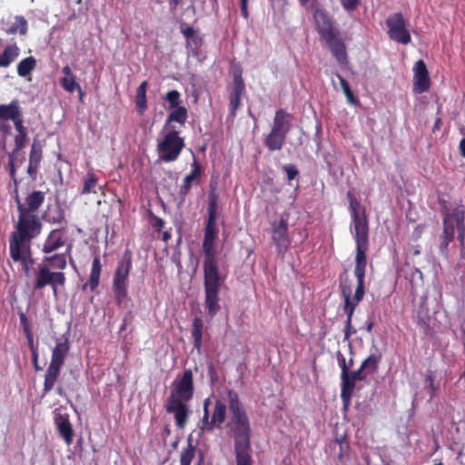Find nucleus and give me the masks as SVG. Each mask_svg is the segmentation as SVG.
<instances>
[{
  "mask_svg": "<svg viewBox=\"0 0 465 465\" xmlns=\"http://www.w3.org/2000/svg\"><path fill=\"white\" fill-rule=\"evenodd\" d=\"M217 218L218 196L212 193L208 199L207 220L204 224L202 243L204 306L211 318L214 317L221 309L219 292L224 282V278L220 272L219 258L215 250L219 235Z\"/></svg>",
  "mask_w": 465,
  "mask_h": 465,
  "instance_id": "nucleus-1",
  "label": "nucleus"
},
{
  "mask_svg": "<svg viewBox=\"0 0 465 465\" xmlns=\"http://www.w3.org/2000/svg\"><path fill=\"white\" fill-rule=\"evenodd\" d=\"M194 394L193 375L191 369H185L179 380L173 383L170 394L165 401L166 412L172 413L174 418L175 426L183 430L192 414L187 402Z\"/></svg>",
  "mask_w": 465,
  "mask_h": 465,
  "instance_id": "nucleus-2",
  "label": "nucleus"
},
{
  "mask_svg": "<svg viewBox=\"0 0 465 465\" xmlns=\"http://www.w3.org/2000/svg\"><path fill=\"white\" fill-rule=\"evenodd\" d=\"M228 405L231 414L227 426L233 437L234 448L251 446V425L246 411L242 404L238 393L233 390H228Z\"/></svg>",
  "mask_w": 465,
  "mask_h": 465,
  "instance_id": "nucleus-3",
  "label": "nucleus"
},
{
  "mask_svg": "<svg viewBox=\"0 0 465 465\" xmlns=\"http://www.w3.org/2000/svg\"><path fill=\"white\" fill-rule=\"evenodd\" d=\"M42 223L36 213L18 212V221L15 225V231L9 235V245L29 246L42 231Z\"/></svg>",
  "mask_w": 465,
  "mask_h": 465,
  "instance_id": "nucleus-4",
  "label": "nucleus"
},
{
  "mask_svg": "<svg viewBox=\"0 0 465 465\" xmlns=\"http://www.w3.org/2000/svg\"><path fill=\"white\" fill-rule=\"evenodd\" d=\"M455 229L458 232V240L463 247L465 240V206L461 201L451 212L446 211L443 214V232L440 242L442 251L446 250L449 243L453 241Z\"/></svg>",
  "mask_w": 465,
  "mask_h": 465,
  "instance_id": "nucleus-5",
  "label": "nucleus"
},
{
  "mask_svg": "<svg viewBox=\"0 0 465 465\" xmlns=\"http://www.w3.org/2000/svg\"><path fill=\"white\" fill-rule=\"evenodd\" d=\"M351 216V231L356 242V248H369V222L365 207L349 191L346 194Z\"/></svg>",
  "mask_w": 465,
  "mask_h": 465,
  "instance_id": "nucleus-6",
  "label": "nucleus"
},
{
  "mask_svg": "<svg viewBox=\"0 0 465 465\" xmlns=\"http://www.w3.org/2000/svg\"><path fill=\"white\" fill-rule=\"evenodd\" d=\"M185 146L184 138L174 128L163 129V135L157 140L156 152L160 161L171 163L176 161Z\"/></svg>",
  "mask_w": 465,
  "mask_h": 465,
  "instance_id": "nucleus-7",
  "label": "nucleus"
},
{
  "mask_svg": "<svg viewBox=\"0 0 465 465\" xmlns=\"http://www.w3.org/2000/svg\"><path fill=\"white\" fill-rule=\"evenodd\" d=\"M133 254L129 249H126L121 259L117 262L116 269L113 278V292L115 302L121 306L127 299L129 274L132 269Z\"/></svg>",
  "mask_w": 465,
  "mask_h": 465,
  "instance_id": "nucleus-8",
  "label": "nucleus"
},
{
  "mask_svg": "<svg viewBox=\"0 0 465 465\" xmlns=\"http://www.w3.org/2000/svg\"><path fill=\"white\" fill-rule=\"evenodd\" d=\"M65 281V274L63 272H52L47 264H41L35 271L33 288L42 290L50 286L54 296L57 297L58 287L64 286Z\"/></svg>",
  "mask_w": 465,
  "mask_h": 465,
  "instance_id": "nucleus-9",
  "label": "nucleus"
},
{
  "mask_svg": "<svg viewBox=\"0 0 465 465\" xmlns=\"http://www.w3.org/2000/svg\"><path fill=\"white\" fill-rule=\"evenodd\" d=\"M388 27V35L391 40L401 45H408L411 41V36L406 27V20L401 13H394L386 19Z\"/></svg>",
  "mask_w": 465,
  "mask_h": 465,
  "instance_id": "nucleus-10",
  "label": "nucleus"
},
{
  "mask_svg": "<svg viewBox=\"0 0 465 465\" xmlns=\"http://www.w3.org/2000/svg\"><path fill=\"white\" fill-rule=\"evenodd\" d=\"M211 404L210 398L203 401V415L202 418V429L212 431L215 427L221 428V425L226 419V405L221 400H217L214 403V409L212 418L210 419L209 406Z\"/></svg>",
  "mask_w": 465,
  "mask_h": 465,
  "instance_id": "nucleus-11",
  "label": "nucleus"
},
{
  "mask_svg": "<svg viewBox=\"0 0 465 465\" xmlns=\"http://www.w3.org/2000/svg\"><path fill=\"white\" fill-rule=\"evenodd\" d=\"M272 241L279 255H283L291 240L288 233V217L282 215L279 220L271 222Z\"/></svg>",
  "mask_w": 465,
  "mask_h": 465,
  "instance_id": "nucleus-12",
  "label": "nucleus"
},
{
  "mask_svg": "<svg viewBox=\"0 0 465 465\" xmlns=\"http://www.w3.org/2000/svg\"><path fill=\"white\" fill-rule=\"evenodd\" d=\"M369 248H356L354 274L357 278V287L353 297L355 306L362 300L365 293L364 279L367 265L366 252Z\"/></svg>",
  "mask_w": 465,
  "mask_h": 465,
  "instance_id": "nucleus-13",
  "label": "nucleus"
},
{
  "mask_svg": "<svg viewBox=\"0 0 465 465\" xmlns=\"http://www.w3.org/2000/svg\"><path fill=\"white\" fill-rule=\"evenodd\" d=\"M15 128L17 132V134L14 137L15 142V147L14 150L9 153V173L14 181V183L15 187L17 186L18 181L15 176V157L16 153L22 150L27 142L28 136H27V129L24 125V119L21 117L20 119H17L15 122H14Z\"/></svg>",
  "mask_w": 465,
  "mask_h": 465,
  "instance_id": "nucleus-14",
  "label": "nucleus"
},
{
  "mask_svg": "<svg viewBox=\"0 0 465 465\" xmlns=\"http://www.w3.org/2000/svg\"><path fill=\"white\" fill-rule=\"evenodd\" d=\"M365 376L366 374L361 368L353 371H349L345 374L341 375V399L345 408H347L351 403V397L356 387V382L363 381Z\"/></svg>",
  "mask_w": 465,
  "mask_h": 465,
  "instance_id": "nucleus-15",
  "label": "nucleus"
},
{
  "mask_svg": "<svg viewBox=\"0 0 465 465\" xmlns=\"http://www.w3.org/2000/svg\"><path fill=\"white\" fill-rule=\"evenodd\" d=\"M45 201V193L42 191H33L22 203L15 189V203L17 212H25L27 213H36L38 209L43 205Z\"/></svg>",
  "mask_w": 465,
  "mask_h": 465,
  "instance_id": "nucleus-16",
  "label": "nucleus"
},
{
  "mask_svg": "<svg viewBox=\"0 0 465 465\" xmlns=\"http://www.w3.org/2000/svg\"><path fill=\"white\" fill-rule=\"evenodd\" d=\"M191 172L183 178V183L181 185L178 195L182 202L185 201L193 184L198 185L203 173L201 163L196 156L193 154V161L191 164Z\"/></svg>",
  "mask_w": 465,
  "mask_h": 465,
  "instance_id": "nucleus-17",
  "label": "nucleus"
},
{
  "mask_svg": "<svg viewBox=\"0 0 465 465\" xmlns=\"http://www.w3.org/2000/svg\"><path fill=\"white\" fill-rule=\"evenodd\" d=\"M311 8L313 11V19L319 34L324 37L335 33L332 28L331 20L327 12L320 7V5L316 0L312 2Z\"/></svg>",
  "mask_w": 465,
  "mask_h": 465,
  "instance_id": "nucleus-18",
  "label": "nucleus"
},
{
  "mask_svg": "<svg viewBox=\"0 0 465 465\" xmlns=\"http://www.w3.org/2000/svg\"><path fill=\"white\" fill-rule=\"evenodd\" d=\"M413 90L417 94L427 92L430 86V79L426 64L423 60H419L413 67Z\"/></svg>",
  "mask_w": 465,
  "mask_h": 465,
  "instance_id": "nucleus-19",
  "label": "nucleus"
},
{
  "mask_svg": "<svg viewBox=\"0 0 465 465\" xmlns=\"http://www.w3.org/2000/svg\"><path fill=\"white\" fill-rule=\"evenodd\" d=\"M245 92V84L242 77V71L234 72L232 80V89L230 94V111L232 115L235 114L236 111L241 105L242 95Z\"/></svg>",
  "mask_w": 465,
  "mask_h": 465,
  "instance_id": "nucleus-20",
  "label": "nucleus"
},
{
  "mask_svg": "<svg viewBox=\"0 0 465 465\" xmlns=\"http://www.w3.org/2000/svg\"><path fill=\"white\" fill-rule=\"evenodd\" d=\"M9 252L11 259L15 262H20L23 271L26 275H28L30 272V267L34 263L31 247L9 245Z\"/></svg>",
  "mask_w": 465,
  "mask_h": 465,
  "instance_id": "nucleus-21",
  "label": "nucleus"
},
{
  "mask_svg": "<svg viewBox=\"0 0 465 465\" xmlns=\"http://www.w3.org/2000/svg\"><path fill=\"white\" fill-rule=\"evenodd\" d=\"M54 424L59 435L63 438L67 445L73 443L74 430L67 413L54 412Z\"/></svg>",
  "mask_w": 465,
  "mask_h": 465,
  "instance_id": "nucleus-22",
  "label": "nucleus"
},
{
  "mask_svg": "<svg viewBox=\"0 0 465 465\" xmlns=\"http://www.w3.org/2000/svg\"><path fill=\"white\" fill-rule=\"evenodd\" d=\"M43 158V148L40 143L36 140L31 144L29 153V163L27 167V173L33 181L36 180L38 168Z\"/></svg>",
  "mask_w": 465,
  "mask_h": 465,
  "instance_id": "nucleus-23",
  "label": "nucleus"
},
{
  "mask_svg": "<svg viewBox=\"0 0 465 465\" xmlns=\"http://www.w3.org/2000/svg\"><path fill=\"white\" fill-rule=\"evenodd\" d=\"M328 44L333 56L339 62L340 64H345L347 63V53L344 43L337 37L335 33L322 37Z\"/></svg>",
  "mask_w": 465,
  "mask_h": 465,
  "instance_id": "nucleus-24",
  "label": "nucleus"
},
{
  "mask_svg": "<svg viewBox=\"0 0 465 465\" xmlns=\"http://www.w3.org/2000/svg\"><path fill=\"white\" fill-rule=\"evenodd\" d=\"M330 448L335 450L338 448V453L334 458L336 465H344L349 460L350 455V444L345 435L336 438L330 442Z\"/></svg>",
  "mask_w": 465,
  "mask_h": 465,
  "instance_id": "nucleus-25",
  "label": "nucleus"
},
{
  "mask_svg": "<svg viewBox=\"0 0 465 465\" xmlns=\"http://www.w3.org/2000/svg\"><path fill=\"white\" fill-rule=\"evenodd\" d=\"M342 294L344 296V311L347 313V320L344 327V340H348L351 334L356 332V330L351 325V319L355 310V304H352L351 299V290L348 288H342Z\"/></svg>",
  "mask_w": 465,
  "mask_h": 465,
  "instance_id": "nucleus-26",
  "label": "nucleus"
},
{
  "mask_svg": "<svg viewBox=\"0 0 465 465\" xmlns=\"http://www.w3.org/2000/svg\"><path fill=\"white\" fill-rule=\"evenodd\" d=\"M62 73L64 74V76L60 79V84L63 89L71 94L78 91L82 97L84 94L81 85L76 81V76L73 73L71 67L69 65H64L62 69Z\"/></svg>",
  "mask_w": 465,
  "mask_h": 465,
  "instance_id": "nucleus-27",
  "label": "nucleus"
},
{
  "mask_svg": "<svg viewBox=\"0 0 465 465\" xmlns=\"http://www.w3.org/2000/svg\"><path fill=\"white\" fill-rule=\"evenodd\" d=\"M64 239L60 229L52 230L43 244V252L51 253L64 246Z\"/></svg>",
  "mask_w": 465,
  "mask_h": 465,
  "instance_id": "nucleus-28",
  "label": "nucleus"
},
{
  "mask_svg": "<svg viewBox=\"0 0 465 465\" xmlns=\"http://www.w3.org/2000/svg\"><path fill=\"white\" fill-rule=\"evenodd\" d=\"M69 349L70 344L68 339H64V341L57 342L52 351L50 364L63 367Z\"/></svg>",
  "mask_w": 465,
  "mask_h": 465,
  "instance_id": "nucleus-29",
  "label": "nucleus"
},
{
  "mask_svg": "<svg viewBox=\"0 0 465 465\" xmlns=\"http://www.w3.org/2000/svg\"><path fill=\"white\" fill-rule=\"evenodd\" d=\"M23 117L17 100L12 101L9 104H0V119L3 121L12 120L15 122Z\"/></svg>",
  "mask_w": 465,
  "mask_h": 465,
  "instance_id": "nucleus-30",
  "label": "nucleus"
},
{
  "mask_svg": "<svg viewBox=\"0 0 465 465\" xmlns=\"http://www.w3.org/2000/svg\"><path fill=\"white\" fill-rule=\"evenodd\" d=\"M61 369L62 367L49 363L45 373V381L43 387L44 395L47 394L54 388V385L60 377Z\"/></svg>",
  "mask_w": 465,
  "mask_h": 465,
  "instance_id": "nucleus-31",
  "label": "nucleus"
},
{
  "mask_svg": "<svg viewBox=\"0 0 465 465\" xmlns=\"http://www.w3.org/2000/svg\"><path fill=\"white\" fill-rule=\"evenodd\" d=\"M291 115L283 109L276 111L271 130L288 134L291 129L289 118Z\"/></svg>",
  "mask_w": 465,
  "mask_h": 465,
  "instance_id": "nucleus-32",
  "label": "nucleus"
},
{
  "mask_svg": "<svg viewBox=\"0 0 465 465\" xmlns=\"http://www.w3.org/2000/svg\"><path fill=\"white\" fill-rule=\"evenodd\" d=\"M188 118V111L186 107L181 105L176 108L171 109V112L168 114L165 124L163 125V129L173 128L171 126V124L175 122L180 125H184Z\"/></svg>",
  "mask_w": 465,
  "mask_h": 465,
  "instance_id": "nucleus-33",
  "label": "nucleus"
},
{
  "mask_svg": "<svg viewBox=\"0 0 465 465\" xmlns=\"http://www.w3.org/2000/svg\"><path fill=\"white\" fill-rule=\"evenodd\" d=\"M286 137L287 134H285L271 130L264 139V145L271 152L280 151L285 143Z\"/></svg>",
  "mask_w": 465,
  "mask_h": 465,
  "instance_id": "nucleus-34",
  "label": "nucleus"
},
{
  "mask_svg": "<svg viewBox=\"0 0 465 465\" xmlns=\"http://www.w3.org/2000/svg\"><path fill=\"white\" fill-rule=\"evenodd\" d=\"M101 272H102L101 260H100V257L98 255H96V256H94L93 262H92V268H91L88 283L84 284L83 289L84 290L87 286H89L92 292L95 291L100 282Z\"/></svg>",
  "mask_w": 465,
  "mask_h": 465,
  "instance_id": "nucleus-35",
  "label": "nucleus"
},
{
  "mask_svg": "<svg viewBox=\"0 0 465 465\" xmlns=\"http://www.w3.org/2000/svg\"><path fill=\"white\" fill-rule=\"evenodd\" d=\"M19 47L14 45H8L0 54V67H8L19 55Z\"/></svg>",
  "mask_w": 465,
  "mask_h": 465,
  "instance_id": "nucleus-36",
  "label": "nucleus"
},
{
  "mask_svg": "<svg viewBox=\"0 0 465 465\" xmlns=\"http://www.w3.org/2000/svg\"><path fill=\"white\" fill-rule=\"evenodd\" d=\"M381 360V353H371L361 362L360 368L365 374H373L377 372Z\"/></svg>",
  "mask_w": 465,
  "mask_h": 465,
  "instance_id": "nucleus-37",
  "label": "nucleus"
},
{
  "mask_svg": "<svg viewBox=\"0 0 465 465\" xmlns=\"http://www.w3.org/2000/svg\"><path fill=\"white\" fill-rule=\"evenodd\" d=\"M148 88V82L143 81L141 83V84L136 89V108L140 114H143V113L147 109V98H146V92Z\"/></svg>",
  "mask_w": 465,
  "mask_h": 465,
  "instance_id": "nucleus-38",
  "label": "nucleus"
},
{
  "mask_svg": "<svg viewBox=\"0 0 465 465\" xmlns=\"http://www.w3.org/2000/svg\"><path fill=\"white\" fill-rule=\"evenodd\" d=\"M192 337L193 339V347L200 351L203 343V320L199 317H194L192 324Z\"/></svg>",
  "mask_w": 465,
  "mask_h": 465,
  "instance_id": "nucleus-39",
  "label": "nucleus"
},
{
  "mask_svg": "<svg viewBox=\"0 0 465 465\" xmlns=\"http://www.w3.org/2000/svg\"><path fill=\"white\" fill-rule=\"evenodd\" d=\"M27 21L25 18L22 15H16L15 17V22L4 30L7 35H15L16 33H19L21 35H25L27 32Z\"/></svg>",
  "mask_w": 465,
  "mask_h": 465,
  "instance_id": "nucleus-40",
  "label": "nucleus"
},
{
  "mask_svg": "<svg viewBox=\"0 0 465 465\" xmlns=\"http://www.w3.org/2000/svg\"><path fill=\"white\" fill-rule=\"evenodd\" d=\"M234 455L236 465H253V460L251 455V446L234 448Z\"/></svg>",
  "mask_w": 465,
  "mask_h": 465,
  "instance_id": "nucleus-41",
  "label": "nucleus"
},
{
  "mask_svg": "<svg viewBox=\"0 0 465 465\" xmlns=\"http://www.w3.org/2000/svg\"><path fill=\"white\" fill-rule=\"evenodd\" d=\"M36 60L33 56H28L19 62L17 64V74L21 77H26L35 69Z\"/></svg>",
  "mask_w": 465,
  "mask_h": 465,
  "instance_id": "nucleus-42",
  "label": "nucleus"
},
{
  "mask_svg": "<svg viewBox=\"0 0 465 465\" xmlns=\"http://www.w3.org/2000/svg\"><path fill=\"white\" fill-rule=\"evenodd\" d=\"M98 183V178L94 174L93 171H89L84 179V186L81 191L82 194H89V193H96L94 188Z\"/></svg>",
  "mask_w": 465,
  "mask_h": 465,
  "instance_id": "nucleus-43",
  "label": "nucleus"
},
{
  "mask_svg": "<svg viewBox=\"0 0 465 465\" xmlns=\"http://www.w3.org/2000/svg\"><path fill=\"white\" fill-rule=\"evenodd\" d=\"M44 264H47L49 268H54L58 270H64L66 267V259L65 255L61 254H54L53 256H45L43 259Z\"/></svg>",
  "mask_w": 465,
  "mask_h": 465,
  "instance_id": "nucleus-44",
  "label": "nucleus"
},
{
  "mask_svg": "<svg viewBox=\"0 0 465 465\" xmlns=\"http://www.w3.org/2000/svg\"><path fill=\"white\" fill-rule=\"evenodd\" d=\"M196 447L193 444V440L188 439L187 447L181 451L180 465H191L195 456Z\"/></svg>",
  "mask_w": 465,
  "mask_h": 465,
  "instance_id": "nucleus-45",
  "label": "nucleus"
},
{
  "mask_svg": "<svg viewBox=\"0 0 465 465\" xmlns=\"http://www.w3.org/2000/svg\"><path fill=\"white\" fill-rule=\"evenodd\" d=\"M335 74L339 79L341 87L343 91L344 95L346 96L348 103L352 105H356L359 103V99L354 95L353 92L350 87L349 83L339 73H336Z\"/></svg>",
  "mask_w": 465,
  "mask_h": 465,
  "instance_id": "nucleus-46",
  "label": "nucleus"
},
{
  "mask_svg": "<svg viewBox=\"0 0 465 465\" xmlns=\"http://www.w3.org/2000/svg\"><path fill=\"white\" fill-rule=\"evenodd\" d=\"M164 99L168 103L169 110L181 106V94L177 90L167 92Z\"/></svg>",
  "mask_w": 465,
  "mask_h": 465,
  "instance_id": "nucleus-47",
  "label": "nucleus"
},
{
  "mask_svg": "<svg viewBox=\"0 0 465 465\" xmlns=\"http://www.w3.org/2000/svg\"><path fill=\"white\" fill-rule=\"evenodd\" d=\"M207 375L209 377L211 385H214L215 383L218 382L219 377H218L217 370L213 363L208 364Z\"/></svg>",
  "mask_w": 465,
  "mask_h": 465,
  "instance_id": "nucleus-48",
  "label": "nucleus"
},
{
  "mask_svg": "<svg viewBox=\"0 0 465 465\" xmlns=\"http://www.w3.org/2000/svg\"><path fill=\"white\" fill-rule=\"evenodd\" d=\"M337 360L341 371V375H343L350 371V365H347L346 359L341 352L337 354Z\"/></svg>",
  "mask_w": 465,
  "mask_h": 465,
  "instance_id": "nucleus-49",
  "label": "nucleus"
},
{
  "mask_svg": "<svg viewBox=\"0 0 465 465\" xmlns=\"http://www.w3.org/2000/svg\"><path fill=\"white\" fill-rule=\"evenodd\" d=\"M20 324L25 333L32 331L31 325L26 315L24 312L19 313Z\"/></svg>",
  "mask_w": 465,
  "mask_h": 465,
  "instance_id": "nucleus-50",
  "label": "nucleus"
},
{
  "mask_svg": "<svg viewBox=\"0 0 465 465\" xmlns=\"http://www.w3.org/2000/svg\"><path fill=\"white\" fill-rule=\"evenodd\" d=\"M284 171L286 172L287 177L289 181H292L296 178L298 175V170L294 165H285L283 167Z\"/></svg>",
  "mask_w": 465,
  "mask_h": 465,
  "instance_id": "nucleus-51",
  "label": "nucleus"
},
{
  "mask_svg": "<svg viewBox=\"0 0 465 465\" xmlns=\"http://www.w3.org/2000/svg\"><path fill=\"white\" fill-rule=\"evenodd\" d=\"M341 3L347 11H353L359 5L360 0H341Z\"/></svg>",
  "mask_w": 465,
  "mask_h": 465,
  "instance_id": "nucleus-52",
  "label": "nucleus"
},
{
  "mask_svg": "<svg viewBox=\"0 0 465 465\" xmlns=\"http://www.w3.org/2000/svg\"><path fill=\"white\" fill-rule=\"evenodd\" d=\"M25 335L26 337L27 344H28V347H29L31 352L37 351V348L35 347V345L34 343L33 331L26 332V333H25Z\"/></svg>",
  "mask_w": 465,
  "mask_h": 465,
  "instance_id": "nucleus-53",
  "label": "nucleus"
},
{
  "mask_svg": "<svg viewBox=\"0 0 465 465\" xmlns=\"http://www.w3.org/2000/svg\"><path fill=\"white\" fill-rule=\"evenodd\" d=\"M248 1L249 0H240L241 13H242V17H244L245 19H247L249 16Z\"/></svg>",
  "mask_w": 465,
  "mask_h": 465,
  "instance_id": "nucleus-54",
  "label": "nucleus"
},
{
  "mask_svg": "<svg viewBox=\"0 0 465 465\" xmlns=\"http://www.w3.org/2000/svg\"><path fill=\"white\" fill-rule=\"evenodd\" d=\"M182 3L183 0H168L170 11L175 12Z\"/></svg>",
  "mask_w": 465,
  "mask_h": 465,
  "instance_id": "nucleus-55",
  "label": "nucleus"
},
{
  "mask_svg": "<svg viewBox=\"0 0 465 465\" xmlns=\"http://www.w3.org/2000/svg\"><path fill=\"white\" fill-rule=\"evenodd\" d=\"M64 221V214L62 210H59V213L57 214V216L53 217L49 220V222L52 223H61Z\"/></svg>",
  "mask_w": 465,
  "mask_h": 465,
  "instance_id": "nucleus-56",
  "label": "nucleus"
},
{
  "mask_svg": "<svg viewBox=\"0 0 465 465\" xmlns=\"http://www.w3.org/2000/svg\"><path fill=\"white\" fill-rule=\"evenodd\" d=\"M183 35L187 38H192L194 35V29L193 27H186L182 30Z\"/></svg>",
  "mask_w": 465,
  "mask_h": 465,
  "instance_id": "nucleus-57",
  "label": "nucleus"
},
{
  "mask_svg": "<svg viewBox=\"0 0 465 465\" xmlns=\"http://www.w3.org/2000/svg\"><path fill=\"white\" fill-rule=\"evenodd\" d=\"M0 131L3 132L5 134H8L11 131L10 124L5 121L0 122Z\"/></svg>",
  "mask_w": 465,
  "mask_h": 465,
  "instance_id": "nucleus-58",
  "label": "nucleus"
},
{
  "mask_svg": "<svg viewBox=\"0 0 465 465\" xmlns=\"http://www.w3.org/2000/svg\"><path fill=\"white\" fill-rule=\"evenodd\" d=\"M164 225V221L160 217H154V223L153 226L155 227L158 231L162 230Z\"/></svg>",
  "mask_w": 465,
  "mask_h": 465,
  "instance_id": "nucleus-59",
  "label": "nucleus"
},
{
  "mask_svg": "<svg viewBox=\"0 0 465 465\" xmlns=\"http://www.w3.org/2000/svg\"><path fill=\"white\" fill-rule=\"evenodd\" d=\"M32 361H33L34 367H35V371L42 370V368L38 364V352L37 351L32 352Z\"/></svg>",
  "mask_w": 465,
  "mask_h": 465,
  "instance_id": "nucleus-60",
  "label": "nucleus"
},
{
  "mask_svg": "<svg viewBox=\"0 0 465 465\" xmlns=\"http://www.w3.org/2000/svg\"><path fill=\"white\" fill-rule=\"evenodd\" d=\"M460 154L465 157V138L461 139V141L460 142Z\"/></svg>",
  "mask_w": 465,
  "mask_h": 465,
  "instance_id": "nucleus-61",
  "label": "nucleus"
},
{
  "mask_svg": "<svg viewBox=\"0 0 465 465\" xmlns=\"http://www.w3.org/2000/svg\"><path fill=\"white\" fill-rule=\"evenodd\" d=\"M441 118L438 117L436 120H435V123H434V126H433V131L439 129L441 125Z\"/></svg>",
  "mask_w": 465,
  "mask_h": 465,
  "instance_id": "nucleus-62",
  "label": "nucleus"
},
{
  "mask_svg": "<svg viewBox=\"0 0 465 465\" xmlns=\"http://www.w3.org/2000/svg\"><path fill=\"white\" fill-rule=\"evenodd\" d=\"M426 381L430 382V386L431 390L434 391L435 388H434L433 377L431 375H428L426 377Z\"/></svg>",
  "mask_w": 465,
  "mask_h": 465,
  "instance_id": "nucleus-63",
  "label": "nucleus"
},
{
  "mask_svg": "<svg viewBox=\"0 0 465 465\" xmlns=\"http://www.w3.org/2000/svg\"><path fill=\"white\" fill-rule=\"evenodd\" d=\"M56 391V393L60 396H63L64 395V389L62 386H57V388L55 389Z\"/></svg>",
  "mask_w": 465,
  "mask_h": 465,
  "instance_id": "nucleus-64",
  "label": "nucleus"
}]
</instances>
